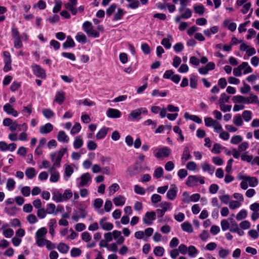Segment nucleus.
Here are the masks:
<instances>
[{"label": "nucleus", "instance_id": "obj_1", "mask_svg": "<svg viewBox=\"0 0 259 259\" xmlns=\"http://www.w3.org/2000/svg\"><path fill=\"white\" fill-rule=\"evenodd\" d=\"M48 232L45 227H42L38 229L35 234L36 242L40 247L44 246V242H46V236Z\"/></svg>", "mask_w": 259, "mask_h": 259}, {"label": "nucleus", "instance_id": "obj_2", "mask_svg": "<svg viewBox=\"0 0 259 259\" xmlns=\"http://www.w3.org/2000/svg\"><path fill=\"white\" fill-rule=\"evenodd\" d=\"M171 152L170 149L167 147L156 148L153 151L154 156L158 159H163L169 156Z\"/></svg>", "mask_w": 259, "mask_h": 259}, {"label": "nucleus", "instance_id": "obj_3", "mask_svg": "<svg viewBox=\"0 0 259 259\" xmlns=\"http://www.w3.org/2000/svg\"><path fill=\"white\" fill-rule=\"evenodd\" d=\"M77 181L78 187L88 186L92 182V176L90 173L86 172L82 174L79 178L77 179Z\"/></svg>", "mask_w": 259, "mask_h": 259}, {"label": "nucleus", "instance_id": "obj_4", "mask_svg": "<svg viewBox=\"0 0 259 259\" xmlns=\"http://www.w3.org/2000/svg\"><path fill=\"white\" fill-rule=\"evenodd\" d=\"M143 170V167L141 164L136 161L135 164L130 166L126 170V174L128 177H132L134 176L139 174Z\"/></svg>", "mask_w": 259, "mask_h": 259}, {"label": "nucleus", "instance_id": "obj_5", "mask_svg": "<svg viewBox=\"0 0 259 259\" xmlns=\"http://www.w3.org/2000/svg\"><path fill=\"white\" fill-rule=\"evenodd\" d=\"M82 27L84 31L89 36L94 37H98L99 36V33L93 29V25L90 22L85 21L84 22L82 25Z\"/></svg>", "mask_w": 259, "mask_h": 259}, {"label": "nucleus", "instance_id": "obj_6", "mask_svg": "<svg viewBox=\"0 0 259 259\" xmlns=\"http://www.w3.org/2000/svg\"><path fill=\"white\" fill-rule=\"evenodd\" d=\"M12 36L14 39V47L17 49H20L23 47L22 40L20 38V35L18 29L16 27L12 28Z\"/></svg>", "mask_w": 259, "mask_h": 259}, {"label": "nucleus", "instance_id": "obj_7", "mask_svg": "<svg viewBox=\"0 0 259 259\" xmlns=\"http://www.w3.org/2000/svg\"><path fill=\"white\" fill-rule=\"evenodd\" d=\"M0 231L2 232L3 236L7 238L12 237L14 234V230L10 227V225L8 223H3L1 226Z\"/></svg>", "mask_w": 259, "mask_h": 259}, {"label": "nucleus", "instance_id": "obj_8", "mask_svg": "<svg viewBox=\"0 0 259 259\" xmlns=\"http://www.w3.org/2000/svg\"><path fill=\"white\" fill-rule=\"evenodd\" d=\"M4 62L5 66L3 70L5 72H8L11 70L12 66V59L10 53L8 51H4L3 52Z\"/></svg>", "mask_w": 259, "mask_h": 259}, {"label": "nucleus", "instance_id": "obj_9", "mask_svg": "<svg viewBox=\"0 0 259 259\" xmlns=\"http://www.w3.org/2000/svg\"><path fill=\"white\" fill-rule=\"evenodd\" d=\"M3 124L5 126L9 127V129L11 132L16 131L19 126L16 121H14L10 118H6L3 120Z\"/></svg>", "mask_w": 259, "mask_h": 259}, {"label": "nucleus", "instance_id": "obj_10", "mask_svg": "<svg viewBox=\"0 0 259 259\" xmlns=\"http://www.w3.org/2000/svg\"><path fill=\"white\" fill-rule=\"evenodd\" d=\"M63 155V152L62 151L56 152L51 154V158L52 162H53V167H58L60 165V162Z\"/></svg>", "mask_w": 259, "mask_h": 259}, {"label": "nucleus", "instance_id": "obj_11", "mask_svg": "<svg viewBox=\"0 0 259 259\" xmlns=\"http://www.w3.org/2000/svg\"><path fill=\"white\" fill-rule=\"evenodd\" d=\"M31 68L35 76L40 78H45V71L40 66L37 64H34L32 65Z\"/></svg>", "mask_w": 259, "mask_h": 259}, {"label": "nucleus", "instance_id": "obj_12", "mask_svg": "<svg viewBox=\"0 0 259 259\" xmlns=\"http://www.w3.org/2000/svg\"><path fill=\"white\" fill-rule=\"evenodd\" d=\"M156 219V213L154 211L147 212L145 213V217L143 218V222L146 225H151L152 222L150 221H153Z\"/></svg>", "mask_w": 259, "mask_h": 259}, {"label": "nucleus", "instance_id": "obj_13", "mask_svg": "<svg viewBox=\"0 0 259 259\" xmlns=\"http://www.w3.org/2000/svg\"><path fill=\"white\" fill-rule=\"evenodd\" d=\"M107 218L103 217L99 221V224L103 230L110 231L113 228V225L109 222H106Z\"/></svg>", "mask_w": 259, "mask_h": 259}, {"label": "nucleus", "instance_id": "obj_14", "mask_svg": "<svg viewBox=\"0 0 259 259\" xmlns=\"http://www.w3.org/2000/svg\"><path fill=\"white\" fill-rule=\"evenodd\" d=\"M4 111L8 114L12 115L14 117L18 116V112L14 109L13 106L9 103L6 104L3 107Z\"/></svg>", "mask_w": 259, "mask_h": 259}, {"label": "nucleus", "instance_id": "obj_15", "mask_svg": "<svg viewBox=\"0 0 259 259\" xmlns=\"http://www.w3.org/2000/svg\"><path fill=\"white\" fill-rule=\"evenodd\" d=\"M21 128L20 130L23 131V132L21 133L18 136V140L21 141H27L28 139V134L26 133L28 129V125L27 123H23L21 125Z\"/></svg>", "mask_w": 259, "mask_h": 259}, {"label": "nucleus", "instance_id": "obj_16", "mask_svg": "<svg viewBox=\"0 0 259 259\" xmlns=\"http://www.w3.org/2000/svg\"><path fill=\"white\" fill-rule=\"evenodd\" d=\"M77 4V0H69V3L66 4V9H68L73 15H75L77 12V10L76 9Z\"/></svg>", "mask_w": 259, "mask_h": 259}, {"label": "nucleus", "instance_id": "obj_17", "mask_svg": "<svg viewBox=\"0 0 259 259\" xmlns=\"http://www.w3.org/2000/svg\"><path fill=\"white\" fill-rule=\"evenodd\" d=\"M177 192L178 189L176 186L175 185H171L166 194L167 198L171 200H174L177 197Z\"/></svg>", "mask_w": 259, "mask_h": 259}, {"label": "nucleus", "instance_id": "obj_18", "mask_svg": "<svg viewBox=\"0 0 259 259\" xmlns=\"http://www.w3.org/2000/svg\"><path fill=\"white\" fill-rule=\"evenodd\" d=\"M65 192L61 193L59 191H55L53 193L52 199L56 202H61L64 201Z\"/></svg>", "mask_w": 259, "mask_h": 259}, {"label": "nucleus", "instance_id": "obj_19", "mask_svg": "<svg viewBox=\"0 0 259 259\" xmlns=\"http://www.w3.org/2000/svg\"><path fill=\"white\" fill-rule=\"evenodd\" d=\"M106 114L109 118H119L121 116V112L118 109L109 108L107 111Z\"/></svg>", "mask_w": 259, "mask_h": 259}, {"label": "nucleus", "instance_id": "obj_20", "mask_svg": "<svg viewBox=\"0 0 259 259\" xmlns=\"http://www.w3.org/2000/svg\"><path fill=\"white\" fill-rule=\"evenodd\" d=\"M198 177L197 176H189L186 182V184L189 187H194L197 185Z\"/></svg>", "mask_w": 259, "mask_h": 259}, {"label": "nucleus", "instance_id": "obj_21", "mask_svg": "<svg viewBox=\"0 0 259 259\" xmlns=\"http://www.w3.org/2000/svg\"><path fill=\"white\" fill-rule=\"evenodd\" d=\"M53 130V126L50 123H48L40 127L39 132L42 134L50 133Z\"/></svg>", "mask_w": 259, "mask_h": 259}, {"label": "nucleus", "instance_id": "obj_22", "mask_svg": "<svg viewBox=\"0 0 259 259\" xmlns=\"http://www.w3.org/2000/svg\"><path fill=\"white\" fill-rule=\"evenodd\" d=\"M141 114L139 108L136 109L132 111L128 115V119L129 120H139Z\"/></svg>", "mask_w": 259, "mask_h": 259}, {"label": "nucleus", "instance_id": "obj_23", "mask_svg": "<svg viewBox=\"0 0 259 259\" xmlns=\"http://www.w3.org/2000/svg\"><path fill=\"white\" fill-rule=\"evenodd\" d=\"M242 179L245 181H247L250 187H254L258 184V180L255 177L244 176Z\"/></svg>", "mask_w": 259, "mask_h": 259}, {"label": "nucleus", "instance_id": "obj_24", "mask_svg": "<svg viewBox=\"0 0 259 259\" xmlns=\"http://www.w3.org/2000/svg\"><path fill=\"white\" fill-rule=\"evenodd\" d=\"M167 38H164L161 41V45H163L166 49H169L171 47V41L173 40L172 37L171 35H167Z\"/></svg>", "mask_w": 259, "mask_h": 259}, {"label": "nucleus", "instance_id": "obj_25", "mask_svg": "<svg viewBox=\"0 0 259 259\" xmlns=\"http://www.w3.org/2000/svg\"><path fill=\"white\" fill-rule=\"evenodd\" d=\"M191 158V155L190 154V150L188 147H185L184 148L182 155V161L183 162H185L189 159Z\"/></svg>", "mask_w": 259, "mask_h": 259}, {"label": "nucleus", "instance_id": "obj_26", "mask_svg": "<svg viewBox=\"0 0 259 259\" xmlns=\"http://www.w3.org/2000/svg\"><path fill=\"white\" fill-rule=\"evenodd\" d=\"M25 175L28 179H32L34 178L37 174L35 169L33 167H28L26 169Z\"/></svg>", "mask_w": 259, "mask_h": 259}, {"label": "nucleus", "instance_id": "obj_27", "mask_svg": "<svg viewBox=\"0 0 259 259\" xmlns=\"http://www.w3.org/2000/svg\"><path fill=\"white\" fill-rule=\"evenodd\" d=\"M114 204L117 206H123L125 202V198L124 196L119 195L113 199Z\"/></svg>", "mask_w": 259, "mask_h": 259}, {"label": "nucleus", "instance_id": "obj_28", "mask_svg": "<svg viewBox=\"0 0 259 259\" xmlns=\"http://www.w3.org/2000/svg\"><path fill=\"white\" fill-rule=\"evenodd\" d=\"M16 182L13 178H8L6 182V188L9 191H13L16 187Z\"/></svg>", "mask_w": 259, "mask_h": 259}, {"label": "nucleus", "instance_id": "obj_29", "mask_svg": "<svg viewBox=\"0 0 259 259\" xmlns=\"http://www.w3.org/2000/svg\"><path fill=\"white\" fill-rule=\"evenodd\" d=\"M64 95L63 91H58L56 93L54 101L59 104H62L64 100Z\"/></svg>", "mask_w": 259, "mask_h": 259}, {"label": "nucleus", "instance_id": "obj_30", "mask_svg": "<svg viewBox=\"0 0 259 259\" xmlns=\"http://www.w3.org/2000/svg\"><path fill=\"white\" fill-rule=\"evenodd\" d=\"M201 167L204 171H207L209 174L212 175L214 171V167L208 163H204L201 164Z\"/></svg>", "mask_w": 259, "mask_h": 259}, {"label": "nucleus", "instance_id": "obj_31", "mask_svg": "<svg viewBox=\"0 0 259 259\" xmlns=\"http://www.w3.org/2000/svg\"><path fill=\"white\" fill-rule=\"evenodd\" d=\"M108 131V128L106 127H102L97 134L96 138L97 140H100L104 138Z\"/></svg>", "mask_w": 259, "mask_h": 259}, {"label": "nucleus", "instance_id": "obj_32", "mask_svg": "<svg viewBox=\"0 0 259 259\" xmlns=\"http://www.w3.org/2000/svg\"><path fill=\"white\" fill-rule=\"evenodd\" d=\"M181 227L182 230L189 233H192L193 229L192 225L188 222H185L181 224Z\"/></svg>", "mask_w": 259, "mask_h": 259}, {"label": "nucleus", "instance_id": "obj_33", "mask_svg": "<svg viewBox=\"0 0 259 259\" xmlns=\"http://www.w3.org/2000/svg\"><path fill=\"white\" fill-rule=\"evenodd\" d=\"M258 97L256 95L251 93L250 94L249 96L246 97L245 104H249L257 102Z\"/></svg>", "mask_w": 259, "mask_h": 259}, {"label": "nucleus", "instance_id": "obj_34", "mask_svg": "<svg viewBox=\"0 0 259 259\" xmlns=\"http://www.w3.org/2000/svg\"><path fill=\"white\" fill-rule=\"evenodd\" d=\"M198 249L193 245H190L188 247L187 252L190 257H193L198 253Z\"/></svg>", "mask_w": 259, "mask_h": 259}, {"label": "nucleus", "instance_id": "obj_35", "mask_svg": "<svg viewBox=\"0 0 259 259\" xmlns=\"http://www.w3.org/2000/svg\"><path fill=\"white\" fill-rule=\"evenodd\" d=\"M83 143V140H82V138L81 137V136H77L75 138L74 141L73 142L74 147L75 149H79L82 146Z\"/></svg>", "mask_w": 259, "mask_h": 259}, {"label": "nucleus", "instance_id": "obj_36", "mask_svg": "<svg viewBox=\"0 0 259 259\" xmlns=\"http://www.w3.org/2000/svg\"><path fill=\"white\" fill-rule=\"evenodd\" d=\"M241 65L242 70H244L243 73L244 74H246L252 72V69L248 65L247 62H243L241 64Z\"/></svg>", "mask_w": 259, "mask_h": 259}, {"label": "nucleus", "instance_id": "obj_37", "mask_svg": "<svg viewBox=\"0 0 259 259\" xmlns=\"http://www.w3.org/2000/svg\"><path fill=\"white\" fill-rule=\"evenodd\" d=\"M198 78L197 77L192 74L190 78V86L192 89H196L197 87Z\"/></svg>", "mask_w": 259, "mask_h": 259}, {"label": "nucleus", "instance_id": "obj_38", "mask_svg": "<svg viewBox=\"0 0 259 259\" xmlns=\"http://www.w3.org/2000/svg\"><path fill=\"white\" fill-rule=\"evenodd\" d=\"M246 97L241 95L234 96L232 98V101L235 103H245Z\"/></svg>", "mask_w": 259, "mask_h": 259}, {"label": "nucleus", "instance_id": "obj_39", "mask_svg": "<svg viewBox=\"0 0 259 259\" xmlns=\"http://www.w3.org/2000/svg\"><path fill=\"white\" fill-rule=\"evenodd\" d=\"M77 169V167L73 164L66 166V176L70 177L73 172V169Z\"/></svg>", "mask_w": 259, "mask_h": 259}, {"label": "nucleus", "instance_id": "obj_40", "mask_svg": "<svg viewBox=\"0 0 259 259\" xmlns=\"http://www.w3.org/2000/svg\"><path fill=\"white\" fill-rule=\"evenodd\" d=\"M252 112L249 110H245L242 112V116L246 122H248L252 118Z\"/></svg>", "mask_w": 259, "mask_h": 259}, {"label": "nucleus", "instance_id": "obj_41", "mask_svg": "<svg viewBox=\"0 0 259 259\" xmlns=\"http://www.w3.org/2000/svg\"><path fill=\"white\" fill-rule=\"evenodd\" d=\"M46 212L48 214H54L57 215L55 212V205L53 203H49L47 205Z\"/></svg>", "mask_w": 259, "mask_h": 259}, {"label": "nucleus", "instance_id": "obj_42", "mask_svg": "<svg viewBox=\"0 0 259 259\" xmlns=\"http://www.w3.org/2000/svg\"><path fill=\"white\" fill-rule=\"evenodd\" d=\"M76 40L82 44H85L86 42V36L82 32H78L75 36Z\"/></svg>", "mask_w": 259, "mask_h": 259}, {"label": "nucleus", "instance_id": "obj_43", "mask_svg": "<svg viewBox=\"0 0 259 259\" xmlns=\"http://www.w3.org/2000/svg\"><path fill=\"white\" fill-rule=\"evenodd\" d=\"M233 123L237 126H240L243 124V120L240 114H237L234 117Z\"/></svg>", "mask_w": 259, "mask_h": 259}, {"label": "nucleus", "instance_id": "obj_44", "mask_svg": "<svg viewBox=\"0 0 259 259\" xmlns=\"http://www.w3.org/2000/svg\"><path fill=\"white\" fill-rule=\"evenodd\" d=\"M153 252L156 256H162L164 253V249L161 246H156L154 248Z\"/></svg>", "mask_w": 259, "mask_h": 259}, {"label": "nucleus", "instance_id": "obj_45", "mask_svg": "<svg viewBox=\"0 0 259 259\" xmlns=\"http://www.w3.org/2000/svg\"><path fill=\"white\" fill-rule=\"evenodd\" d=\"M32 110V106L31 104H29L27 106H25L23 107V109L22 110V113L24 115L28 116L31 113Z\"/></svg>", "mask_w": 259, "mask_h": 259}, {"label": "nucleus", "instance_id": "obj_46", "mask_svg": "<svg viewBox=\"0 0 259 259\" xmlns=\"http://www.w3.org/2000/svg\"><path fill=\"white\" fill-rule=\"evenodd\" d=\"M5 210V212L10 215H14L17 211V207L15 206L6 207Z\"/></svg>", "mask_w": 259, "mask_h": 259}, {"label": "nucleus", "instance_id": "obj_47", "mask_svg": "<svg viewBox=\"0 0 259 259\" xmlns=\"http://www.w3.org/2000/svg\"><path fill=\"white\" fill-rule=\"evenodd\" d=\"M126 1L128 2H131V3L129 4L127 6V7H128L129 8H131L132 9H135L138 8L140 5V3L138 0H126Z\"/></svg>", "mask_w": 259, "mask_h": 259}, {"label": "nucleus", "instance_id": "obj_48", "mask_svg": "<svg viewBox=\"0 0 259 259\" xmlns=\"http://www.w3.org/2000/svg\"><path fill=\"white\" fill-rule=\"evenodd\" d=\"M194 10L196 13L202 15L204 13V8L202 5H196L194 6Z\"/></svg>", "mask_w": 259, "mask_h": 259}, {"label": "nucleus", "instance_id": "obj_49", "mask_svg": "<svg viewBox=\"0 0 259 259\" xmlns=\"http://www.w3.org/2000/svg\"><path fill=\"white\" fill-rule=\"evenodd\" d=\"M241 202L238 201L232 200L229 203V207L232 209H235L240 206Z\"/></svg>", "mask_w": 259, "mask_h": 259}, {"label": "nucleus", "instance_id": "obj_50", "mask_svg": "<svg viewBox=\"0 0 259 259\" xmlns=\"http://www.w3.org/2000/svg\"><path fill=\"white\" fill-rule=\"evenodd\" d=\"M247 217V211L245 209H242L236 215V218L240 221L245 219Z\"/></svg>", "mask_w": 259, "mask_h": 259}, {"label": "nucleus", "instance_id": "obj_51", "mask_svg": "<svg viewBox=\"0 0 259 259\" xmlns=\"http://www.w3.org/2000/svg\"><path fill=\"white\" fill-rule=\"evenodd\" d=\"M31 192L30 188L29 186L23 187L21 189V193L24 197H28Z\"/></svg>", "mask_w": 259, "mask_h": 259}, {"label": "nucleus", "instance_id": "obj_52", "mask_svg": "<svg viewBox=\"0 0 259 259\" xmlns=\"http://www.w3.org/2000/svg\"><path fill=\"white\" fill-rule=\"evenodd\" d=\"M229 254L230 251L223 248H221L219 252V256L223 258L226 257Z\"/></svg>", "mask_w": 259, "mask_h": 259}, {"label": "nucleus", "instance_id": "obj_53", "mask_svg": "<svg viewBox=\"0 0 259 259\" xmlns=\"http://www.w3.org/2000/svg\"><path fill=\"white\" fill-rule=\"evenodd\" d=\"M81 125L79 123L76 122L72 127L70 133L71 134H76L81 130Z\"/></svg>", "mask_w": 259, "mask_h": 259}, {"label": "nucleus", "instance_id": "obj_54", "mask_svg": "<svg viewBox=\"0 0 259 259\" xmlns=\"http://www.w3.org/2000/svg\"><path fill=\"white\" fill-rule=\"evenodd\" d=\"M242 141V138L240 135H235L232 137L230 140L231 143L233 144H237Z\"/></svg>", "mask_w": 259, "mask_h": 259}, {"label": "nucleus", "instance_id": "obj_55", "mask_svg": "<svg viewBox=\"0 0 259 259\" xmlns=\"http://www.w3.org/2000/svg\"><path fill=\"white\" fill-rule=\"evenodd\" d=\"M59 178L60 176L58 172L53 171L51 172L50 180L52 182L55 183L59 180Z\"/></svg>", "mask_w": 259, "mask_h": 259}, {"label": "nucleus", "instance_id": "obj_56", "mask_svg": "<svg viewBox=\"0 0 259 259\" xmlns=\"http://www.w3.org/2000/svg\"><path fill=\"white\" fill-rule=\"evenodd\" d=\"M124 14V12L121 8H118L117 12L115 13L114 16V20H119L121 19Z\"/></svg>", "mask_w": 259, "mask_h": 259}, {"label": "nucleus", "instance_id": "obj_57", "mask_svg": "<svg viewBox=\"0 0 259 259\" xmlns=\"http://www.w3.org/2000/svg\"><path fill=\"white\" fill-rule=\"evenodd\" d=\"M230 96L226 95V93H222L219 99V104H224L225 102H228Z\"/></svg>", "mask_w": 259, "mask_h": 259}, {"label": "nucleus", "instance_id": "obj_58", "mask_svg": "<svg viewBox=\"0 0 259 259\" xmlns=\"http://www.w3.org/2000/svg\"><path fill=\"white\" fill-rule=\"evenodd\" d=\"M216 121L211 117H207L204 118L205 124L207 127L212 126Z\"/></svg>", "mask_w": 259, "mask_h": 259}, {"label": "nucleus", "instance_id": "obj_59", "mask_svg": "<svg viewBox=\"0 0 259 259\" xmlns=\"http://www.w3.org/2000/svg\"><path fill=\"white\" fill-rule=\"evenodd\" d=\"M241 158L243 161L250 162H252L253 156L252 155H249L247 152H245L241 155Z\"/></svg>", "mask_w": 259, "mask_h": 259}, {"label": "nucleus", "instance_id": "obj_60", "mask_svg": "<svg viewBox=\"0 0 259 259\" xmlns=\"http://www.w3.org/2000/svg\"><path fill=\"white\" fill-rule=\"evenodd\" d=\"M163 170L161 167L157 168L154 172V177L157 179L160 178L163 175Z\"/></svg>", "mask_w": 259, "mask_h": 259}, {"label": "nucleus", "instance_id": "obj_61", "mask_svg": "<svg viewBox=\"0 0 259 259\" xmlns=\"http://www.w3.org/2000/svg\"><path fill=\"white\" fill-rule=\"evenodd\" d=\"M151 95L153 97H156L159 95L160 97H164L167 95V93L166 92H160L158 90L155 89L153 90Z\"/></svg>", "mask_w": 259, "mask_h": 259}, {"label": "nucleus", "instance_id": "obj_62", "mask_svg": "<svg viewBox=\"0 0 259 259\" xmlns=\"http://www.w3.org/2000/svg\"><path fill=\"white\" fill-rule=\"evenodd\" d=\"M11 241L14 246L17 247L20 245L22 242V239L21 238L15 236L12 238Z\"/></svg>", "mask_w": 259, "mask_h": 259}, {"label": "nucleus", "instance_id": "obj_63", "mask_svg": "<svg viewBox=\"0 0 259 259\" xmlns=\"http://www.w3.org/2000/svg\"><path fill=\"white\" fill-rule=\"evenodd\" d=\"M212 127H213L214 132L217 133H220L221 132H222L223 130L222 125L217 120H216L215 123L213 125Z\"/></svg>", "mask_w": 259, "mask_h": 259}, {"label": "nucleus", "instance_id": "obj_64", "mask_svg": "<svg viewBox=\"0 0 259 259\" xmlns=\"http://www.w3.org/2000/svg\"><path fill=\"white\" fill-rule=\"evenodd\" d=\"M221 225L223 231H226L229 229L230 224L228 220L224 219L221 221Z\"/></svg>", "mask_w": 259, "mask_h": 259}]
</instances>
